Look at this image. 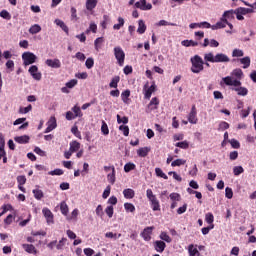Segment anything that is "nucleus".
<instances>
[{
	"label": "nucleus",
	"instance_id": "obj_1",
	"mask_svg": "<svg viewBox=\"0 0 256 256\" xmlns=\"http://www.w3.org/2000/svg\"><path fill=\"white\" fill-rule=\"evenodd\" d=\"M204 61H209V63H229L231 59L227 54L217 53L214 56L213 52H209L204 55Z\"/></svg>",
	"mask_w": 256,
	"mask_h": 256
},
{
	"label": "nucleus",
	"instance_id": "obj_2",
	"mask_svg": "<svg viewBox=\"0 0 256 256\" xmlns=\"http://www.w3.org/2000/svg\"><path fill=\"white\" fill-rule=\"evenodd\" d=\"M190 61L192 64V67H191L192 73H201V71L205 69V67L203 66L205 65V62L203 61V58H201V56L195 55L190 59Z\"/></svg>",
	"mask_w": 256,
	"mask_h": 256
},
{
	"label": "nucleus",
	"instance_id": "obj_3",
	"mask_svg": "<svg viewBox=\"0 0 256 256\" xmlns=\"http://www.w3.org/2000/svg\"><path fill=\"white\" fill-rule=\"evenodd\" d=\"M146 197L150 201V205L153 211H161V204L159 203V199H157V196L153 194V190L147 189Z\"/></svg>",
	"mask_w": 256,
	"mask_h": 256
},
{
	"label": "nucleus",
	"instance_id": "obj_4",
	"mask_svg": "<svg viewBox=\"0 0 256 256\" xmlns=\"http://www.w3.org/2000/svg\"><path fill=\"white\" fill-rule=\"evenodd\" d=\"M114 57L120 67L125 65V51H123L121 46L114 47Z\"/></svg>",
	"mask_w": 256,
	"mask_h": 256
},
{
	"label": "nucleus",
	"instance_id": "obj_5",
	"mask_svg": "<svg viewBox=\"0 0 256 256\" xmlns=\"http://www.w3.org/2000/svg\"><path fill=\"white\" fill-rule=\"evenodd\" d=\"M157 91V85L155 81L152 82L151 86H149V82H147L143 87L144 99H151L153 93Z\"/></svg>",
	"mask_w": 256,
	"mask_h": 256
},
{
	"label": "nucleus",
	"instance_id": "obj_6",
	"mask_svg": "<svg viewBox=\"0 0 256 256\" xmlns=\"http://www.w3.org/2000/svg\"><path fill=\"white\" fill-rule=\"evenodd\" d=\"M22 60L24 61V65L27 67V65H33V63L37 61V56L32 52H24L22 54Z\"/></svg>",
	"mask_w": 256,
	"mask_h": 256
},
{
	"label": "nucleus",
	"instance_id": "obj_7",
	"mask_svg": "<svg viewBox=\"0 0 256 256\" xmlns=\"http://www.w3.org/2000/svg\"><path fill=\"white\" fill-rule=\"evenodd\" d=\"M136 9H140L141 11H151L153 9V5L151 3L147 4V0H140L134 4Z\"/></svg>",
	"mask_w": 256,
	"mask_h": 256
},
{
	"label": "nucleus",
	"instance_id": "obj_8",
	"mask_svg": "<svg viewBox=\"0 0 256 256\" xmlns=\"http://www.w3.org/2000/svg\"><path fill=\"white\" fill-rule=\"evenodd\" d=\"M28 72L30 73L31 77L35 79V81H41L42 74L39 72V68L36 65H32Z\"/></svg>",
	"mask_w": 256,
	"mask_h": 256
},
{
	"label": "nucleus",
	"instance_id": "obj_9",
	"mask_svg": "<svg viewBox=\"0 0 256 256\" xmlns=\"http://www.w3.org/2000/svg\"><path fill=\"white\" fill-rule=\"evenodd\" d=\"M46 125L47 128L45 129L44 133H51V131L57 129V118H55V116L50 117Z\"/></svg>",
	"mask_w": 256,
	"mask_h": 256
},
{
	"label": "nucleus",
	"instance_id": "obj_10",
	"mask_svg": "<svg viewBox=\"0 0 256 256\" xmlns=\"http://www.w3.org/2000/svg\"><path fill=\"white\" fill-rule=\"evenodd\" d=\"M188 121L192 125H197V107L195 105L192 106L191 111L188 115Z\"/></svg>",
	"mask_w": 256,
	"mask_h": 256
},
{
	"label": "nucleus",
	"instance_id": "obj_11",
	"mask_svg": "<svg viewBox=\"0 0 256 256\" xmlns=\"http://www.w3.org/2000/svg\"><path fill=\"white\" fill-rule=\"evenodd\" d=\"M153 229H155V227L153 226H148L144 228V230L140 234L144 241H149L151 239V235H153Z\"/></svg>",
	"mask_w": 256,
	"mask_h": 256
},
{
	"label": "nucleus",
	"instance_id": "obj_12",
	"mask_svg": "<svg viewBox=\"0 0 256 256\" xmlns=\"http://www.w3.org/2000/svg\"><path fill=\"white\" fill-rule=\"evenodd\" d=\"M155 109H159V98L157 97H153L147 105V113H151V111H155Z\"/></svg>",
	"mask_w": 256,
	"mask_h": 256
},
{
	"label": "nucleus",
	"instance_id": "obj_13",
	"mask_svg": "<svg viewBox=\"0 0 256 256\" xmlns=\"http://www.w3.org/2000/svg\"><path fill=\"white\" fill-rule=\"evenodd\" d=\"M42 213H43L48 225H51V223H54L53 212H51V210L49 208H43Z\"/></svg>",
	"mask_w": 256,
	"mask_h": 256
},
{
	"label": "nucleus",
	"instance_id": "obj_14",
	"mask_svg": "<svg viewBox=\"0 0 256 256\" xmlns=\"http://www.w3.org/2000/svg\"><path fill=\"white\" fill-rule=\"evenodd\" d=\"M45 63L48 67H51L52 69H60V67H61V60H59L57 58L56 59H47Z\"/></svg>",
	"mask_w": 256,
	"mask_h": 256
},
{
	"label": "nucleus",
	"instance_id": "obj_15",
	"mask_svg": "<svg viewBox=\"0 0 256 256\" xmlns=\"http://www.w3.org/2000/svg\"><path fill=\"white\" fill-rule=\"evenodd\" d=\"M165 247H167V244H165L163 240H156L154 242V249L157 253H163V251H165Z\"/></svg>",
	"mask_w": 256,
	"mask_h": 256
},
{
	"label": "nucleus",
	"instance_id": "obj_16",
	"mask_svg": "<svg viewBox=\"0 0 256 256\" xmlns=\"http://www.w3.org/2000/svg\"><path fill=\"white\" fill-rule=\"evenodd\" d=\"M227 23H228L227 19L221 18V21L212 25V31H217V29H225V27H227Z\"/></svg>",
	"mask_w": 256,
	"mask_h": 256
},
{
	"label": "nucleus",
	"instance_id": "obj_17",
	"mask_svg": "<svg viewBox=\"0 0 256 256\" xmlns=\"http://www.w3.org/2000/svg\"><path fill=\"white\" fill-rule=\"evenodd\" d=\"M98 2H99V0H86L87 11H89L90 13L93 12V9H95V7H97Z\"/></svg>",
	"mask_w": 256,
	"mask_h": 256
},
{
	"label": "nucleus",
	"instance_id": "obj_18",
	"mask_svg": "<svg viewBox=\"0 0 256 256\" xmlns=\"http://www.w3.org/2000/svg\"><path fill=\"white\" fill-rule=\"evenodd\" d=\"M22 247L24 251H26V253H32L33 255H37V248H35L33 244H23Z\"/></svg>",
	"mask_w": 256,
	"mask_h": 256
},
{
	"label": "nucleus",
	"instance_id": "obj_19",
	"mask_svg": "<svg viewBox=\"0 0 256 256\" xmlns=\"http://www.w3.org/2000/svg\"><path fill=\"white\" fill-rule=\"evenodd\" d=\"M79 149H81V143H79L77 140H73L70 142L71 153H77Z\"/></svg>",
	"mask_w": 256,
	"mask_h": 256
},
{
	"label": "nucleus",
	"instance_id": "obj_20",
	"mask_svg": "<svg viewBox=\"0 0 256 256\" xmlns=\"http://www.w3.org/2000/svg\"><path fill=\"white\" fill-rule=\"evenodd\" d=\"M188 254H189V256H195V255L201 256V253L199 252L197 247H195V245H193V244H190L188 246Z\"/></svg>",
	"mask_w": 256,
	"mask_h": 256
},
{
	"label": "nucleus",
	"instance_id": "obj_21",
	"mask_svg": "<svg viewBox=\"0 0 256 256\" xmlns=\"http://www.w3.org/2000/svg\"><path fill=\"white\" fill-rule=\"evenodd\" d=\"M150 151H151V148L142 147L137 150V155H138V157H147V155H149Z\"/></svg>",
	"mask_w": 256,
	"mask_h": 256
},
{
	"label": "nucleus",
	"instance_id": "obj_22",
	"mask_svg": "<svg viewBox=\"0 0 256 256\" xmlns=\"http://www.w3.org/2000/svg\"><path fill=\"white\" fill-rule=\"evenodd\" d=\"M123 195L125 199H133V197H135V190L131 188H126L123 190Z\"/></svg>",
	"mask_w": 256,
	"mask_h": 256
},
{
	"label": "nucleus",
	"instance_id": "obj_23",
	"mask_svg": "<svg viewBox=\"0 0 256 256\" xmlns=\"http://www.w3.org/2000/svg\"><path fill=\"white\" fill-rule=\"evenodd\" d=\"M55 23H56V25H58V27L62 28V31H64V33H66V35H69V27H67L65 22H63L62 20L56 19Z\"/></svg>",
	"mask_w": 256,
	"mask_h": 256
},
{
	"label": "nucleus",
	"instance_id": "obj_24",
	"mask_svg": "<svg viewBox=\"0 0 256 256\" xmlns=\"http://www.w3.org/2000/svg\"><path fill=\"white\" fill-rule=\"evenodd\" d=\"M145 31H147V25H145V22L143 20H139L137 33H139V35H143Z\"/></svg>",
	"mask_w": 256,
	"mask_h": 256
},
{
	"label": "nucleus",
	"instance_id": "obj_25",
	"mask_svg": "<svg viewBox=\"0 0 256 256\" xmlns=\"http://www.w3.org/2000/svg\"><path fill=\"white\" fill-rule=\"evenodd\" d=\"M121 81V77L119 76H114L111 80V82L109 83V87L111 89H117L119 82Z\"/></svg>",
	"mask_w": 256,
	"mask_h": 256
},
{
	"label": "nucleus",
	"instance_id": "obj_26",
	"mask_svg": "<svg viewBox=\"0 0 256 256\" xmlns=\"http://www.w3.org/2000/svg\"><path fill=\"white\" fill-rule=\"evenodd\" d=\"M29 136H27V135H24V136H16L15 138H14V141L16 142V143H20L21 145H23V144H25V143H28L29 142Z\"/></svg>",
	"mask_w": 256,
	"mask_h": 256
},
{
	"label": "nucleus",
	"instance_id": "obj_27",
	"mask_svg": "<svg viewBox=\"0 0 256 256\" xmlns=\"http://www.w3.org/2000/svg\"><path fill=\"white\" fill-rule=\"evenodd\" d=\"M233 91H236L237 95H240L241 97H245L249 93V90L245 87L234 88Z\"/></svg>",
	"mask_w": 256,
	"mask_h": 256
},
{
	"label": "nucleus",
	"instance_id": "obj_28",
	"mask_svg": "<svg viewBox=\"0 0 256 256\" xmlns=\"http://www.w3.org/2000/svg\"><path fill=\"white\" fill-rule=\"evenodd\" d=\"M129 97H131V90L127 89L121 93L123 103H129Z\"/></svg>",
	"mask_w": 256,
	"mask_h": 256
},
{
	"label": "nucleus",
	"instance_id": "obj_29",
	"mask_svg": "<svg viewBox=\"0 0 256 256\" xmlns=\"http://www.w3.org/2000/svg\"><path fill=\"white\" fill-rule=\"evenodd\" d=\"M181 45H183V47H197L199 42L193 40H183Z\"/></svg>",
	"mask_w": 256,
	"mask_h": 256
},
{
	"label": "nucleus",
	"instance_id": "obj_30",
	"mask_svg": "<svg viewBox=\"0 0 256 256\" xmlns=\"http://www.w3.org/2000/svg\"><path fill=\"white\" fill-rule=\"evenodd\" d=\"M240 63L244 65L243 69H249V67L251 66V58H249V56L241 58Z\"/></svg>",
	"mask_w": 256,
	"mask_h": 256
},
{
	"label": "nucleus",
	"instance_id": "obj_31",
	"mask_svg": "<svg viewBox=\"0 0 256 256\" xmlns=\"http://www.w3.org/2000/svg\"><path fill=\"white\" fill-rule=\"evenodd\" d=\"M29 33L31 35H37V33H41V26L39 24H34L30 27Z\"/></svg>",
	"mask_w": 256,
	"mask_h": 256
},
{
	"label": "nucleus",
	"instance_id": "obj_32",
	"mask_svg": "<svg viewBox=\"0 0 256 256\" xmlns=\"http://www.w3.org/2000/svg\"><path fill=\"white\" fill-rule=\"evenodd\" d=\"M238 13H241L242 15H249V13H255V9H253V7L251 8L240 7L238 8Z\"/></svg>",
	"mask_w": 256,
	"mask_h": 256
},
{
	"label": "nucleus",
	"instance_id": "obj_33",
	"mask_svg": "<svg viewBox=\"0 0 256 256\" xmlns=\"http://www.w3.org/2000/svg\"><path fill=\"white\" fill-rule=\"evenodd\" d=\"M60 211L62 213V215H69V206L67 205L66 202H61L60 203Z\"/></svg>",
	"mask_w": 256,
	"mask_h": 256
},
{
	"label": "nucleus",
	"instance_id": "obj_34",
	"mask_svg": "<svg viewBox=\"0 0 256 256\" xmlns=\"http://www.w3.org/2000/svg\"><path fill=\"white\" fill-rule=\"evenodd\" d=\"M124 209L126 213H135V205H133L132 203H124Z\"/></svg>",
	"mask_w": 256,
	"mask_h": 256
},
{
	"label": "nucleus",
	"instance_id": "obj_35",
	"mask_svg": "<svg viewBox=\"0 0 256 256\" xmlns=\"http://www.w3.org/2000/svg\"><path fill=\"white\" fill-rule=\"evenodd\" d=\"M123 25H125V19H123V17H119L118 24H114L113 29L115 31H119V29H121V27H123Z\"/></svg>",
	"mask_w": 256,
	"mask_h": 256
},
{
	"label": "nucleus",
	"instance_id": "obj_36",
	"mask_svg": "<svg viewBox=\"0 0 256 256\" xmlns=\"http://www.w3.org/2000/svg\"><path fill=\"white\" fill-rule=\"evenodd\" d=\"M30 111H33V106L31 104L27 107H20L18 112L21 115H26V113H29Z\"/></svg>",
	"mask_w": 256,
	"mask_h": 256
},
{
	"label": "nucleus",
	"instance_id": "obj_37",
	"mask_svg": "<svg viewBox=\"0 0 256 256\" xmlns=\"http://www.w3.org/2000/svg\"><path fill=\"white\" fill-rule=\"evenodd\" d=\"M107 179L111 185L115 184V166H112V173L107 175Z\"/></svg>",
	"mask_w": 256,
	"mask_h": 256
},
{
	"label": "nucleus",
	"instance_id": "obj_38",
	"mask_svg": "<svg viewBox=\"0 0 256 256\" xmlns=\"http://www.w3.org/2000/svg\"><path fill=\"white\" fill-rule=\"evenodd\" d=\"M160 239L162 241H165L166 243H171V241H173L171 239V236H169V234H167V232H161L160 233Z\"/></svg>",
	"mask_w": 256,
	"mask_h": 256
},
{
	"label": "nucleus",
	"instance_id": "obj_39",
	"mask_svg": "<svg viewBox=\"0 0 256 256\" xmlns=\"http://www.w3.org/2000/svg\"><path fill=\"white\" fill-rule=\"evenodd\" d=\"M155 173L157 177H161V179H165V180L169 179L167 174H165L161 168H155Z\"/></svg>",
	"mask_w": 256,
	"mask_h": 256
},
{
	"label": "nucleus",
	"instance_id": "obj_40",
	"mask_svg": "<svg viewBox=\"0 0 256 256\" xmlns=\"http://www.w3.org/2000/svg\"><path fill=\"white\" fill-rule=\"evenodd\" d=\"M185 163H187V160L176 159L171 163V167H181V165H185Z\"/></svg>",
	"mask_w": 256,
	"mask_h": 256
},
{
	"label": "nucleus",
	"instance_id": "obj_41",
	"mask_svg": "<svg viewBox=\"0 0 256 256\" xmlns=\"http://www.w3.org/2000/svg\"><path fill=\"white\" fill-rule=\"evenodd\" d=\"M33 195H34L35 199H37L38 201H41V199H43V197H44L43 191L39 190V189L33 190Z\"/></svg>",
	"mask_w": 256,
	"mask_h": 256
},
{
	"label": "nucleus",
	"instance_id": "obj_42",
	"mask_svg": "<svg viewBox=\"0 0 256 256\" xmlns=\"http://www.w3.org/2000/svg\"><path fill=\"white\" fill-rule=\"evenodd\" d=\"M103 41H105L103 39V37H99V38H96L95 41H94V47L96 49V51H99V49H101V44L103 43Z\"/></svg>",
	"mask_w": 256,
	"mask_h": 256
},
{
	"label": "nucleus",
	"instance_id": "obj_43",
	"mask_svg": "<svg viewBox=\"0 0 256 256\" xmlns=\"http://www.w3.org/2000/svg\"><path fill=\"white\" fill-rule=\"evenodd\" d=\"M72 111L74 113V117H83V112L81 111V108L79 106H74L72 108Z\"/></svg>",
	"mask_w": 256,
	"mask_h": 256
},
{
	"label": "nucleus",
	"instance_id": "obj_44",
	"mask_svg": "<svg viewBox=\"0 0 256 256\" xmlns=\"http://www.w3.org/2000/svg\"><path fill=\"white\" fill-rule=\"evenodd\" d=\"M232 75L234 77H237V79H242L243 78V70H241V68H236L233 70Z\"/></svg>",
	"mask_w": 256,
	"mask_h": 256
},
{
	"label": "nucleus",
	"instance_id": "obj_45",
	"mask_svg": "<svg viewBox=\"0 0 256 256\" xmlns=\"http://www.w3.org/2000/svg\"><path fill=\"white\" fill-rule=\"evenodd\" d=\"M101 133H103L104 135H109V126L107 125V122H105V120H102Z\"/></svg>",
	"mask_w": 256,
	"mask_h": 256
},
{
	"label": "nucleus",
	"instance_id": "obj_46",
	"mask_svg": "<svg viewBox=\"0 0 256 256\" xmlns=\"http://www.w3.org/2000/svg\"><path fill=\"white\" fill-rule=\"evenodd\" d=\"M135 167H136L135 164H133V163H131V162L126 163V164L124 165V171H125V173H129V172H131V171H134Z\"/></svg>",
	"mask_w": 256,
	"mask_h": 256
},
{
	"label": "nucleus",
	"instance_id": "obj_47",
	"mask_svg": "<svg viewBox=\"0 0 256 256\" xmlns=\"http://www.w3.org/2000/svg\"><path fill=\"white\" fill-rule=\"evenodd\" d=\"M245 169H243V166H235L233 168V173L236 177H239V175H241V173H244Z\"/></svg>",
	"mask_w": 256,
	"mask_h": 256
},
{
	"label": "nucleus",
	"instance_id": "obj_48",
	"mask_svg": "<svg viewBox=\"0 0 256 256\" xmlns=\"http://www.w3.org/2000/svg\"><path fill=\"white\" fill-rule=\"evenodd\" d=\"M119 131H122L124 137H129V126L127 125H120Z\"/></svg>",
	"mask_w": 256,
	"mask_h": 256
},
{
	"label": "nucleus",
	"instance_id": "obj_49",
	"mask_svg": "<svg viewBox=\"0 0 256 256\" xmlns=\"http://www.w3.org/2000/svg\"><path fill=\"white\" fill-rule=\"evenodd\" d=\"M111 19L109 18V15H107V14H105L104 16H103V21L101 22V27H102V29H107V25L109 24V21H110Z\"/></svg>",
	"mask_w": 256,
	"mask_h": 256
},
{
	"label": "nucleus",
	"instance_id": "obj_50",
	"mask_svg": "<svg viewBox=\"0 0 256 256\" xmlns=\"http://www.w3.org/2000/svg\"><path fill=\"white\" fill-rule=\"evenodd\" d=\"M0 17H2V19H6L7 21H11V14L7 10H2L0 12Z\"/></svg>",
	"mask_w": 256,
	"mask_h": 256
},
{
	"label": "nucleus",
	"instance_id": "obj_51",
	"mask_svg": "<svg viewBox=\"0 0 256 256\" xmlns=\"http://www.w3.org/2000/svg\"><path fill=\"white\" fill-rule=\"evenodd\" d=\"M205 221H206V223L211 225V223H213L215 221V216H213V213H207L205 215Z\"/></svg>",
	"mask_w": 256,
	"mask_h": 256
},
{
	"label": "nucleus",
	"instance_id": "obj_52",
	"mask_svg": "<svg viewBox=\"0 0 256 256\" xmlns=\"http://www.w3.org/2000/svg\"><path fill=\"white\" fill-rule=\"evenodd\" d=\"M229 143H230V145L233 149H240L241 148V143H239L237 141V139H231V140H229Z\"/></svg>",
	"mask_w": 256,
	"mask_h": 256
},
{
	"label": "nucleus",
	"instance_id": "obj_53",
	"mask_svg": "<svg viewBox=\"0 0 256 256\" xmlns=\"http://www.w3.org/2000/svg\"><path fill=\"white\" fill-rule=\"evenodd\" d=\"M171 201H181V194L173 192L169 195Z\"/></svg>",
	"mask_w": 256,
	"mask_h": 256
},
{
	"label": "nucleus",
	"instance_id": "obj_54",
	"mask_svg": "<svg viewBox=\"0 0 256 256\" xmlns=\"http://www.w3.org/2000/svg\"><path fill=\"white\" fill-rule=\"evenodd\" d=\"M95 65V60L93 58H87L85 62V66L87 69H93V66Z\"/></svg>",
	"mask_w": 256,
	"mask_h": 256
},
{
	"label": "nucleus",
	"instance_id": "obj_55",
	"mask_svg": "<svg viewBox=\"0 0 256 256\" xmlns=\"http://www.w3.org/2000/svg\"><path fill=\"white\" fill-rule=\"evenodd\" d=\"M18 185H25L27 183V177L25 175L17 176Z\"/></svg>",
	"mask_w": 256,
	"mask_h": 256
},
{
	"label": "nucleus",
	"instance_id": "obj_56",
	"mask_svg": "<svg viewBox=\"0 0 256 256\" xmlns=\"http://www.w3.org/2000/svg\"><path fill=\"white\" fill-rule=\"evenodd\" d=\"M176 147H179L180 149H189V142L188 141H182L176 143Z\"/></svg>",
	"mask_w": 256,
	"mask_h": 256
},
{
	"label": "nucleus",
	"instance_id": "obj_57",
	"mask_svg": "<svg viewBox=\"0 0 256 256\" xmlns=\"http://www.w3.org/2000/svg\"><path fill=\"white\" fill-rule=\"evenodd\" d=\"M222 81H224L225 85L233 87V78H231L230 76L222 78Z\"/></svg>",
	"mask_w": 256,
	"mask_h": 256
},
{
	"label": "nucleus",
	"instance_id": "obj_58",
	"mask_svg": "<svg viewBox=\"0 0 256 256\" xmlns=\"http://www.w3.org/2000/svg\"><path fill=\"white\" fill-rule=\"evenodd\" d=\"M234 13H235V11H233V10L225 11L222 16V19H231L233 17Z\"/></svg>",
	"mask_w": 256,
	"mask_h": 256
},
{
	"label": "nucleus",
	"instance_id": "obj_59",
	"mask_svg": "<svg viewBox=\"0 0 256 256\" xmlns=\"http://www.w3.org/2000/svg\"><path fill=\"white\" fill-rule=\"evenodd\" d=\"M105 213L106 215L109 217V219H111L113 217V213H114V208L113 206H108L106 209H105Z\"/></svg>",
	"mask_w": 256,
	"mask_h": 256
},
{
	"label": "nucleus",
	"instance_id": "obj_60",
	"mask_svg": "<svg viewBox=\"0 0 256 256\" xmlns=\"http://www.w3.org/2000/svg\"><path fill=\"white\" fill-rule=\"evenodd\" d=\"M225 197L227 199H233V189L226 187L225 189Z\"/></svg>",
	"mask_w": 256,
	"mask_h": 256
},
{
	"label": "nucleus",
	"instance_id": "obj_61",
	"mask_svg": "<svg viewBox=\"0 0 256 256\" xmlns=\"http://www.w3.org/2000/svg\"><path fill=\"white\" fill-rule=\"evenodd\" d=\"M63 173H64L63 169L57 168V169H54L53 171L48 172V175H52V176L58 175L59 176V175H63Z\"/></svg>",
	"mask_w": 256,
	"mask_h": 256
},
{
	"label": "nucleus",
	"instance_id": "obj_62",
	"mask_svg": "<svg viewBox=\"0 0 256 256\" xmlns=\"http://www.w3.org/2000/svg\"><path fill=\"white\" fill-rule=\"evenodd\" d=\"M77 83H78L77 79H72L66 83V87L68 89H73V87H75V85H77Z\"/></svg>",
	"mask_w": 256,
	"mask_h": 256
},
{
	"label": "nucleus",
	"instance_id": "obj_63",
	"mask_svg": "<svg viewBox=\"0 0 256 256\" xmlns=\"http://www.w3.org/2000/svg\"><path fill=\"white\" fill-rule=\"evenodd\" d=\"M219 131H225L227 129H229V123L225 122V121H222L220 124H219Z\"/></svg>",
	"mask_w": 256,
	"mask_h": 256
},
{
	"label": "nucleus",
	"instance_id": "obj_64",
	"mask_svg": "<svg viewBox=\"0 0 256 256\" xmlns=\"http://www.w3.org/2000/svg\"><path fill=\"white\" fill-rule=\"evenodd\" d=\"M243 50L234 49L232 52V57H243Z\"/></svg>",
	"mask_w": 256,
	"mask_h": 256
}]
</instances>
